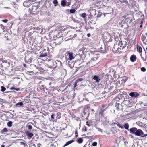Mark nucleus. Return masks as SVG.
<instances>
[{
    "instance_id": "f704fd0d",
    "label": "nucleus",
    "mask_w": 147,
    "mask_h": 147,
    "mask_svg": "<svg viewBox=\"0 0 147 147\" xmlns=\"http://www.w3.org/2000/svg\"><path fill=\"white\" fill-rule=\"evenodd\" d=\"M146 38V37L144 35H142L141 36V40L142 41H144Z\"/></svg>"
},
{
    "instance_id": "774afa93",
    "label": "nucleus",
    "mask_w": 147,
    "mask_h": 147,
    "mask_svg": "<svg viewBox=\"0 0 147 147\" xmlns=\"http://www.w3.org/2000/svg\"><path fill=\"white\" fill-rule=\"evenodd\" d=\"M146 51H147V47L146 48Z\"/></svg>"
},
{
    "instance_id": "b1692460",
    "label": "nucleus",
    "mask_w": 147,
    "mask_h": 147,
    "mask_svg": "<svg viewBox=\"0 0 147 147\" xmlns=\"http://www.w3.org/2000/svg\"><path fill=\"white\" fill-rule=\"evenodd\" d=\"M105 110V109H101L99 112V115H102L103 116V113Z\"/></svg>"
},
{
    "instance_id": "f3484780",
    "label": "nucleus",
    "mask_w": 147,
    "mask_h": 147,
    "mask_svg": "<svg viewBox=\"0 0 147 147\" xmlns=\"http://www.w3.org/2000/svg\"><path fill=\"white\" fill-rule=\"evenodd\" d=\"M1 29H2L3 32H5L6 30L7 27L5 26H4L2 24H1V25L0 26Z\"/></svg>"
},
{
    "instance_id": "412c9836",
    "label": "nucleus",
    "mask_w": 147,
    "mask_h": 147,
    "mask_svg": "<svg viewBox=\"0 0 147 147\" xmlns=\"http://www.w3.org/2000/svg\"><path fill=\"white\" fill-rule=\"evenodd\" d=\"M23 105V103L22 102H18L16 103L15 106L16 107H20L21 106H22Z\"/></svg>"
},
{
    "instance_id": "dca6fc26",
    "label": "nucleus",
    "mask_w": 147,
    "mask_h": 147,
    "mask_svg": "<svg viewBox=\"0 0 147 147\" xmlns=\"http://www.w3.org/2000/svg\"><path fill=\"white\" fill-rule=\"evenodd\" d=\"M30 4L31 3L29 2L27 0L24 2L23 4L24 6L28 7L29 6Z\"/></svg>"
},
{
    "instance_id": "4c0bfd02",
    "label": "nucleus",
    "mask_w": 147,
    "mask_h": 147,
    "mask_svg": "<svg viewBox=\"0 0 147 147\" xmlns=\"http://www.w3.org/2000/svg\"><path fill=\"white\" fill-rule=\"evenodd\" d=\"M8 24V25H10V27H9V29H11L12 27V26L13 24V23L12 22H9Z\"/></svg>"
},
{
    "instance_id": "5fc2aeb1",
    "label": "nucleus",
    "mask_w": 147,
    "mask_h": 147,
    "mask_svg": "<svg viewBox=\"0 0 147 147\" xmlns=\"http://www.w3.org/2000/svg\"><path fill=\"white\" fill-rule=\"evenodd\" d=\"M32 0H27V1L29 2L30 3V2H31Z\"/></svg>"
},
{
    "instance_id": "20e7f679",
    "label": "nucleus",
    "mask_w": 147,
    "mask_h": 147,
    "mask_svg": "<svg viewBox=\"0 0 147 147\" xmlns=\"http://www.w3.org/2000/svg\"><path fill=\"white\" fill-rule=\"evenodd\" d=\"M77 30H74L68 31L67 34V35L69 37H70L69 39H71L77 36V34H76V32Z\"/></svg>"
},
{
    "instance_id": "680f3d73",
    "label": "nucleus",
    "mask_w": 147,
    "mask_h": 147,
    "mask_svg": "<svg viewBox=\"0 0 147 147\" xmlns=\"http://www.w3.org/2000/svg\"><path fill=\"white\" fill-rule=\"evenodd\" d=\"M10 40L9 39L7 38V39L6 40Z\"/></svg>"
},
{
    "instance_id": "c85d7f7f",
    "label": "nucleus",
    "mask_w": 147,
    "mask_h": 147,
    "mask_svg": "<svg viewBox=\"0 0 147 147\" xmlns=\"http://www.w3.org/2000/svg\"><path fill=\"white\" fill-rule=\"evenodd\" d=\"M40 113H42L43 115L46 116L48 115V112H46L45 111L42 110V111L40 112Z\"/></svg>"
},
{
    "instance_id": "473e14b6",
    "label": "nucleus",
    "mask_w": 147,
    "mask_h": 147,
    "mask_svg": "<svg viewBox=\"0 0 147 147\" xmlns=\"http://www.w3.org/2000/svg\"><path fill=\"white\" fill-rule=\"evenodd\" d=\"M70 12L71 13H74L76 12V10L74 9H72L70 10Z\"/></svg>"
},
{
    "instance_id": "9d476101",
    "label": "nucleus",
    "mask_w": 147,
    "mask_h": 147,
    "mask_svg": "<svg viewBox=\"0 0 147 147\" xmlns=\"http://www.w3.org/2000/svg\"><path fill=\"white\" fill-rule=\"evenodd\" d=\"M140 95L139 94L136 92H131L129 94V95L132 97L136 98Z\"/></svg>"
},
{
    "instance_id": "a19ab883",
    "label": "nucleus",
    "mask_w": 147,
    "mask_h": 147,
    "mask_svg": "<svg viewBox=\"0 0 147 147\" xmlns=\"http://www.w3.org/2000/svg\"><path fill=\"white\" fill-rule=\"evenodd\" d=\"M2 21L5 23H7L8 22V20L7 19H5L2 20Z\"/></svg>"
},
{
    "instance_id": "423d86ee",
    "label": "nucleus",
    "mask_w": 147,
    "mask_h": 147,
    "mask_svg": "<svg viewBox=\"0 0 147 147\" xmlns=\"http://www.w3.org/2000/svg\"><path fill=\"white\" fill-rule=\"evenodd\" d=\"M67 97L65 94H61L57 97V99L59 103H62L63 102H65L67 99Z\"/></svg>"
},
{
    "instance_id": "3c124183",
    "label": "nucleus",
    "mask_w": 147,
    "mask_h": 147,
    "mask_svg": "<svg viewBox=\"0 0 147 147\" xmlns=\"http://www.w3.org/2000/svg\"><path fill=\"white\" fill-rule=\"evenodd\" d=\"M87 36L88 37H89L91 36L90 34V33H88L87 34Z\"/></svg>"
},
{
    "instance_id": "79ce46f5",
    "label": "nucleus",
    "mask_w": 147,
    "mask_h": 147,
    "mask_svg": "<svg viewBox=\"0 0 147 147\" xmlns=\"http://www.w3.org/2000/svg\"><path fill=\"white\" fill-rule=\"evenodd\" d=\"M97 145V143L96 142H93V143L92 144V145L93 146H96Z\"/></svg>"
},
{
    "instance_id": "7ed1b4c3",
    "label": "nucleus",
    "mask_w": 147,
    "mask_h": 147,
    "mask_svg": "<svg viewBox=\"0 0 147 147\" xmlns=\"http://www.w3.org/2000/svg\"><path fill=\"white\" fill-rule=\"evenodd\" d=\"M127 44V42L125 40L120 41L118 43V46L120 47H118L117 48V50L118 51L119 53L122 52V51L126 47Z\"/></svg>"
},
{
    "instance_id": "6e6552de",
    "label": "nucleus",
    "mask_w": 147,
    "mask_h": 147,
    "mask_svg": "<svg viewBox=\"0 0 147 147\" xmlns=\"http://www.w3.org/2000/svg\"><path fill=\"white\" fill-rule=\"evenodd\" d=\"M49 38L51 40H55L56 42L55 43L56 44H59L61 43V42H58L59 40V38H57V37H55V36L52 34H50L49 35Z\"/></svg>"
},
{
    "instance_id": "c03bdc74",
    "label": "nucleus",
    "mask_w": 147,
    "mask_h": 147,
    "mask_svg": "<svg viewBox=\"0 0 147 147\" xmlns=\"http://www.w3.org/2000/svg\"><path fill=\"white\" fill-rule=\"evenodd\" d=\"M104 49L103 50H101L100 49V51H101V52L103 53H105L106 52V51L105 50V49Z\"/></svg>"
},
{
    "instance_id": "a211bd4d",
    "label": "nucleus",
    "mask_w": 147,
    "mask_h": 147,
    "mask_svg": "<svg viewBox=\"0 0 147 147\" xmlns=\"http://www.w3.org/2000/svg\"><path fill=\"white\" fill-rule=\"evenodd\" d=\"M66 0H62L61 2V4L62 7H65L66 5Z\"/></svg>"
},
{
    "instance_id": "39448f33",
    "label": "nucleus",
    "mask_w": 147,
    "mask_h": 147,
    "mask_svg": "<svg viewBox=\"0 0 147 147\" xmlns=\"http://www.w3.org/2000/svg\"><path fill=\"white\" fill-rule=\"evenodd\" d=\"M65 56L67 61L71 60L74 58L73 55V53L69 51H67L65 53Z\"/></svg>"
},
{
    "instance_id": "09e8293b",
    "label": "nucleus",
    "mask_w": 147,
    "mask_h": 147,
    "mask_svg": "<svg viewBox=\"0 0 147 147\" xmlns=\"http://www.w3.org/2000/svg\"><path fill=\"white\" fill-rule=\"evenodd\" d=\"M38 147H40L41 145V144L40 143H38L37 144Z\"/></svg>"
},
{
    "instance_id": "5701e85b",
    "label": "nucleus",
    "mask_w": 147,
    "mask_h": 147,
    "mask_svg": "<svg viewBox=\"0 0 147 147\" xmlns=\"http://www.w3.org/2000/svg\"><path fill=\"white\" fill-rule=\"evenodd\" d=\"M26 134L28 137L30 138L32 137L33 136V134L32 133L28 132H26Z\"/></svg>"
},
{
    "instance_id": "cd10ccee",
    "label": "nucleus",
    "mask_w": 147,
    "mask_h": 147,
    "mask_svg": "<svg viewBox=\"0 0 147 147\" xmlns=\"http://www.w3.org/2000/svg\"><path fill=\"white\" fill-rule=\"evenodd\" d=\"M7 125L9 127H11L12 125V122L11 121H9L7 123Z\"/></svg>"
},
{
    "instance_id": "2eb2a0df",
    "label": "nucleus",
    "mask_w": 147,
    "mask_h": 147,
    "mask_svg": "<svg viewBox=\"0 0 147 147\" xmlns=\"http://www.w3.org/2000/svg\"><path fill=\"white\" fill-rule=\"evenodd\" d=\"M137 51L140 53H142V47L141 46H138V44L137 45Z\"/></svg>"
},
{
    "instance_id": "f8f14e48",
    "label": "nucleus",
    "mask_w": 147,
    "mask_h": 147,
    "mask_svg": "<svg viewBox=\"0 0 147 147\" xmlns=\"http://www.w3.org/2000/svg\"><path fill=\"white\" fill-rule=\"evenodd\" d=\"M47 55V52H45L44 50L42 51L41 54L39 55V57L40 58H42L44 57H45Z\"/></svg>"
},
{
    "instance_id": "6ab92c4d",
    "label": "nucleus",
    "mask_w": 147,
    "mask_h": 147,
    "mask_svg": "<svg viewBox=\"0 0 147 147\" xmlns=\"http://www.w3.org/2000/svg\"><path fill=\"white\" fill-rule=\"evenodd\" d=\"M76 141L78 143H81L83 141V139L82 138H78L77 139Z\"/></svg>"
},
{
    "instance_id": "338daca9",
    "label": "nucleus",
    "mask_w": 147,
    "mask_h": 147,
    "mask_svg": "<svg viewBox=\"0 0 147 147\" xmlns=\"http://www.w3.org/2000/svg\"><path fill=\"white\" fill-rule=\"evenodd\" d=\"M146 35H147V33H146Z\"/></svg>"
},
{
    "instance_id": "37998d69",
    "label": "nucleus",
    "mask_w": 147,
    "mask_h": 147,
    "mask_svg": "<svg viewBox=\"0 0 147 147\" xmlns=\"http://www.w3.org/2000/svg\"><path fill=\"white\" fill-rule=\"evenodd\" d=\"M28 128L29 129L31 130L32 129V127L31 125H29L28 126Z\"/></svg>"
},
{
    "instance_id": "8fccbe9b",
    "label": "nucleus",
    "mask_w": 147,
    "mask_h": 147,
    "mask_svg": "<svg viewBox=\"0 0 147 147\" xmlns=\"http://www.w3.org/2000/svg\"><path fill=\"white\" fill-rule=\"evenodd\" d=\"M86 125L88 126H90V125L88 123V122H86Z\"/></svg>"
},
{
    "instance_id": "aec40b11",
    "label": "nucleus",
    "mask_w": 147,
    "mask_h": 147,
    "mask_svg": "<svg viewBox=\"0 0 147 147\" xmlns=\"http://www.w3.org/2000/svg\"><path fill=\"white\" fill-rule=\"evenodd\" d=\"M74 141V140H71L67 142L66 144L64 145L63 147H65L68 145H69V144H71V143L73 142Z\"/></svg>"
},
{
    "instance_id": "a18cd8bd",
    "label": "nucleus",
    "mask_w": 147,
    "mask_h": 147,
    "mask_svg": "<svg viewBox=\"0 0 147 147\" xmlns=\"http://www.w3.org/2000/svg\"><path fill=\"white\" fill-rule=\"evenodd\" d=\"M75 136L76 137L78 136V132H77V130H76V131H75Z\"/></svg>"
},
{
    "instance_id": "c756f323",
    "label": "nucleus",
    "mask_w": 147,
    "mask_h": 147,
    "mask_svg": "<svg viewBox=\"0 0 147 147\" xmlns=\"http://www.w3.org/2000/svg\"><path fill=\"white\" fill-rule=\"evenodd\" d=\"M53 3L54 4L55 6H56L57 5L58 2L57 0H54L53 1Z\"/></svg>"
},
{
    "instance_id": "ea45409f",
    "label": "nucleus",
    "mask_w": 147,
    "mask_h": 147,
    "mask_svg": "<svg viewBox=\"0 0 147 147\" xmlns=\"http://www.w3.org/2000/svg\"><path fill=\"white\" fill-rule=\"evenodd\" d=\"M141 70L142 71H145L146 70L145 68L144 67H142L141 68Z\"/></svg>"
},
{
    "instance_id": "bb28decb",
    "label": "nucleus",
    "mask_w": 147,
    "mask_h": 147,
    "mask_svg": "<svg viewBox=\"0 0 147 147\" xmlns=\"http://www.w3.org/2000/svg\"><path fill=\"white\" fill-rule=\"evenodd\" d=\"M8 130L6 128H4L3 130L1 131V133L2 134H3L5 132L8 131Z\"/></svg>"
},
{
    "instance_id": "4468645a",
    "label": "nucleus",
    "mask_w": 147,
    "mask_h": 147,
    "mask_svg": "<svg viewBox=\"0 0 147 147\" xmlns=\"http://www.w3.org/2000/svg\"><path fill=\"white\" fill-rule=\"evenodd\" d=\"M137 129L136 128H132L130 129V131L131 133L135 134L136 131H137Z\"/></svg>"
},
{
    "instance_id": "58836bf2",
    "label": "nucleus",
    "mask_w": 147,
    "mask_h": 147,
    "mask_svg": "<svg viewBox=\"0 0 147 147\" xmlns=\"http://www.w3.org/2000/svg\"><path fill=\"white\" fill-rule=\"evenodd\" d=\"M55 116V115H53V114H52L51 116V119H52L53 120V121L55 120L54 119H55V117H54Z\"/></svg>"
},
{
    "instance_id": "4be33fe9",
    "label": "nucleus",
    "mask_w": 147,
    "mask_h": 147,
    "mask_svg": "<svg viewBox=\"0 0 147 147\" xmlns=\"http://www.w3.org/2000/svg\"><path fill=\"white\" fill-rule=\"evenodd\" d=\"M119 1L121 3H124L125 5H126L128 4V1L127 0H120Z\"/></svg>"
},
{
    "instance_id": "bf43d9fd",
    "label": "nucleus",
    "mask_w": 147,
    "mask_h": 147,
    "mask_svg": "<svg viewBox=\"0 0 147 147\" xmlns=\"http://www.w3.org/2000/svg\"><path fill=\"white\" fill-rule=\"evenodd\" d=\"M142 23H143L142 21H141L140 22L141 24H142Z\"/></svg>"
},
{
    "instance_id": "7c9ffc66",
    "label": "nucleus",
    "mask_w": 147,
    "mask_h": 147,
    "mask_svg": "<svg viewBox=\"0 0 147 147\" xmlns=\"http://www.w3.org/2000/svg\"><path fill=\"white\" fill-rule=\"evenodd\" d=\"M10 89L11 90H15L17 91H18L20 90V88H16L14 87H12L10 88Z\"/></svg>"
},
{
    "instance_id": "f257e3e1",
    "label": "nucleus",
    "mask_w": 147,
    "mask_h": 147,
    "mask_svg": "<svg viewBox=\"0 0 147 147\" xmlns=\"http://www.w3.org/2000/svg\"><path fill=\"white\" fill-rule=\"evenodd\" d=\"M55 65L53 64V60L51 61H50V62L49 63V66L50 67H49V70L50 69H52V73L54 74V71H55V69H54L55 67H57L58 68H60L62 67V62L58 60H56L55 61Z\"/></svg>"
},
{
    "instance_id": "e2e57ef3",
    "label": "nucleus",
    "mask_w": 147,
    "mask_h": 147,
    "mask_svg": "<svg viewBox=\"0 0 147 147\" xmlns=\"http://www.w3.org/2000/svg\"><path fill=\"white\" fill-rule=\"evenodd\" d=\"M22 144H25V143L23 142H22Z\"/></svg>"
},
{
    "instance_id": "f03ea898",
    "label": "nucleus",
    "mask_w": 147,
    "mask_h": 147,
    "mask_svg": "<svg viewBox=\"0 0 147 147\" xmlns=\"http://www.w3.org/2000/svg\"><path fill=\"white\" fill-rule=\"evenodd\" d=\"M32 4V7L29 8V10L31 14L36 15L38 12V8L40 6V3L38 2H36Z\"/></svg>"
},
{
    "instance_id": "393cba45",
    "label": "nucleus",
    "mask_w": 147,
    "mask_h": 147,
    "mask_svg": "<svg viewBox=\"0 0 147 147\" xmlns=\"http://www.w3.org/2000/svg\"><path fill=\"white\" fill-rule=\"evenodd\" d=\"M61 113L60 112H58L57 114V116L56 117V119H60L61 117Z\"/></svg>"
},
{
    "instance_id": "13d9d810",
    "label": "nucleus",
    "mask_w": 147,
    "mask_h": 147,
    "mask_svg": "<svg viewBox=\"0 0 147 147\" xmlns=\"http://www.w3.org/2000/svg\"><path fill=\"white\" fill-rule=\"evenodd\" d=\"M142 24H141V25L140 26V28L142 27Z\"/></svg>"
},
{
    "instance_id": "4d7b16f0",
    "label": "nucleus",
    "mask_w": 147,
    "mask_h": 147,
    "mask_svg": "<svg viewBox=\"0 0 147 147\" xmlns=\"http://www.w3.org/2000/svg\"><path fill=\"white\" fill-rule=\"evenodd\" d=\"M3 61L5 63H6L7 62V60H3Z\"/></svg>"
},
{
    "instance_id": "de8ad7c7",
    "label": "nucleus",
    "mask_w": 147,
    "mask_h": 147,
    "mask_svg": "<svg viewBox=\"0 0 147 147\" xmlns=\"http://www.w3.org/2000/svg\"><path fill=\"white\" fill-rule=\"evenodd\" d=\"M86 113L85 111L84 110L83 111V113H82V116H83V115H85Z\"/></svg>"
},
{
    "instance_id": "1a4fd4ad",
    "label": "nucleus",
    "mask_w": 147,
    "mask_h": 147,
    "mask_svg": "<svg viewBox=\"0 0 147 147\" xmlns=\"http://www.w3.org/2000/svg\"><path fill=\"white\" fill-rule=\"evenodd\" d=\"M135 132L136 133L135 134L136 136H141L142 137L147 136V134H144L142 131L140 129H137Z\"/></svg>"
},
{
    "instance_id": "6e6d98bb",
    "label": "nucleus",
    "mask_w": 147,
    "mask_h": 147,
    "mask_svg": "<svg viewBox=\"0 0 147 147\" xmlns=\"http://www.w3.org/2000/svg\"><path fill=\"white\" fill-rule=\"evenodd\" d=\"M1 147H5V146L4 145L2 144L1 145Z\"/></svg>"
},
{
    "instance_id": "a878e982",
    "label": "nucleus",
    "mask_w": 147,
    "mask_h": 147,
    "mask_svg": "<svg viewBox=\"0 0 147 147\" xmlns=\"http://www.w3.org/2000/svg\"><path fill=\"white\" fill-rule=\"evenodd\" d=\"M114 124H116L117 126L119 127V128H121V129H123V127L121 125H120L119 123L117 121L116 123H114Z\"/></svg>"
},
{
    "instance_id": "ddd939ff",
    "label": "nucleus",
    "mask_w": 147,
    "mask_h": 147,
    "mask_svg": "<svg viewBox=\"0 0 147 147\" xmlns=\"http://www.w3.org/2000/svg\"><path fill=\"white\" fill-rule=\"evenodd\" d=\"M137 57L136 56L134 55H132L130 57L131 61L132 62H134L136 60Z\"/></svg>"
},
{
    "instance_id": "e433bc0d",
    "label": "nucleus",
    "mask_w": 147,
    "mask_h": 147,
    "mask_svg": "<svg viewBox=\"0 0 147 147\" xmlns=\"http://www.w3.org/2000/svg\"><path fill=\"white\" fill-rule=\"evenodd\" d=\"M86 13H84L82 14L81 16L83 18H85L86 17Z\"/></svg>"
},
{
    "instance_id": "2f4dec72",
    "label": "nucleus",
    "mask_w": 147,
    "mask_h": 147,
    "mask_svg": "<svg viewBox=\"0 0 147 147\" xmlns=\"http://www.w3.org/2000/svg\"><path fill=\"white\" fill-rule=\"evenodd\" d=\"M129 127V125L128 123H127L125 124L124 125V127L126 129H128Z\"/></svg>"
},
{
    "instance_id": "49530a36",
    "label": "nucleus",
    "mask_w": 147,
    "mask_h": 147,
    "mask_svg": "<svg viewBox=\"0 0 147 147\" xmlns=\"http://www.w3.org/2000/svg\"><path fill=\"white\" fill-rule=\"evenodd\" d=\"M124 144H125V146H127V144H128V142H127V141H124Z\"/></svg>"
},
{
    "instance_id": "0eeeda50",
    "label": "nucleus",
    "mask_w": 147,
    "mask_h": 147,
    "mask_svg": "<svg viewBox=\"0 0 147 147\" xmlns=\"http://www.w3.org/2000/svg\"><path fill=\"white\" fill-rule=\"evenodd\" d=\"M97 63V59L96 57H93L87 63V64L89 65L90 67L94 66Z\"/></svg>"
},
{
    "instance_id": "052dcab7",
    "label": "nucleus",
    "mask_w": 147,
    "mask_h": 147,
    "mask_svg": "<svg viewBox=\"0 0 147 147\" xmlns=\"http://www.w3.org/2000/svg\"><path fill=\"white\" fill-rule=\"evenodd\" d=\"M24 67H26V65L25 64H24Z\"/></svg>"
},
{
    "instance_id": "72a5a7b5",
    "label": "nucleus",
    "mask_w": 147,
    "mask_h": 147,
    "mask_svg": "<svg viewBox=\"0 0 147 147\" xmlns=\"http://www.w3.org/2000/svg\"><path fill=\"white\" fill-rule=\"evenodd\" d=\"M82 80L83 79L81 78H78L76 81V83H78L79 82H81L82 81Z\"/></svg>"
},
{
    "instance_id": "864d4df0",
    "label": "nucleus",
    "mask_w": 147,
    "mask_h": 147,
    "mask_svg": "<svg viewBox=\"0 0 147 147\" xmlns=\"http://www.w3.org/2000/svg\"><path fill=\"white\" fill-rule=\"evenodd\" d=\"M71 3L70 2H69L68 3V4L66 5V6H69L70 5Z\"/></svg>"
},
{
    "instance_id": "603ef678",
    "label": "nucleus",
    "mask_w": 147,
    "mask_h": 147,
    "mask_svg": "<svg viewBox=\"0 0 147 147\" xmlns=\"http://www.w3.org/2000/svg\"><path fill=\"white\" fill-rule=\"evenodd\" d=\"M77 83H76V82H75V83H74V87H76L77 86Z\"/></svg>"
},
{
    "instance_id": "69168bd1",
    "label": "nucleus",
    "mask_w": 147,
    "mask_h": 147,
    "mask_svg": "<svg viewBox=\"0 0 147 147\" xmlns=\"http://www.w3.org/2000/svg\"><path fill=\"white\" fill-rule=\"evenodd\" d=\"M51 83H49V85H51Z\"/></svg>"
},
{
    "instance_id": "0e129e2a",
    "label": "nucleus",
    "mask_w": 147,
    "mask_h": 147,
    "mask_svg": "<svg viewBox=\"0 0 147 147\" xmlns=\"http://www.w3.org/2000/svg\"><path fill=\"white\" fill-rule=\"evenodd\" d=\"M85 129H85V131H86V127H85Z\"/></svg>"
},
{
    "instance_id": "9b49d317",
    "label": "nucleus",
    "mask_w": 147,
    "mask_h": 147,
    "mask_svg": "<svg viewBox=\"0 0 147 147\" xmlns=\"http://www.w3.org/2000/svg\"><path fill=\"white\" fill-rule=\"evenodd\" d=\"M93 78L94 80H95L96 82L98 83H99L100 80V79L99 76L97 75H94Z\"/></svg>"
},
{
    "instance_id": "c9c22d12",
    "label": "nucleus",
    "mask_w": 147,
    "mask_h": 147,
    "mask_svg": "<svg viewBox=\"0 0 147 147\" xmlns=\"http://www.w3.org/2000/svg\"><path fill=\"white\" fill-rule=\"evenodd\" d=\"M1 90L2 92H4L6 90V88L3 86H1Z\"/></svg>"
}]
</instances>
